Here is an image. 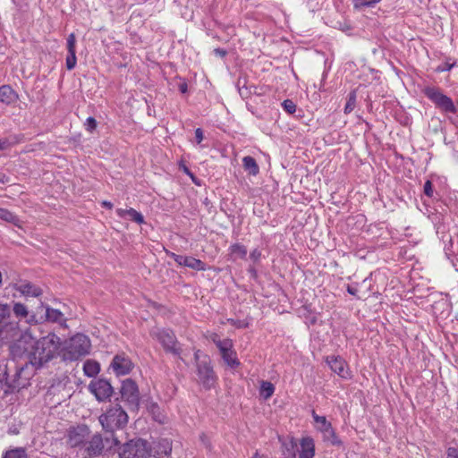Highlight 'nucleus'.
<instances>
[{
    "instance_id": "37",
    "label": "nucleus",
    "mask_w": 458,
    "mask_h": 458,
    "mask_svg": "<svg viewBox=\"0 0 458 458\" xmlns=\"http://www.w3.org/2000/svg\"><path fill=\"white\" fill-rule=\"evenodd\" d=\"M97 126H98V122L92 116L88 117L84 123V127H85L86 131L90 133H92L97 129Z\"/></svg>"
},
{
    "instance_id": "40",
    "label": "nucleus",
    "mask_w": 458,
    "mask_h": 458,
    "mask_svg": "<svg viewBox=\"0 0 458 458\" xmlns=\"http://www.w3.org/2000/svg\"><path fill=\"white\" fill-rule=\"evenodd\" d=\"M423 191L424 194L427 195L429 198H433L434 195V190H433V184L431 181L427 180L423 186Z\"/></svg>"
},
{
    "instance_id": "21",
    "label": "nucleus",
    "mask_w": 458,
    "mask_h": 458,
    "mask_svg": "<svg viewBox=\"0 0 458 458\" xmlns=\"http://www.w3.org/2000/svg\"><path fill=\"white\" fill-rule=\"evenodd\" d=\"M18 98V93L10 85L0 87V102L9 106L15 103Z\"/></svg>"
},
{
    "instance_id": "58",
    "label": "nucleus",
    "mask_w": 458,
    "mask_h": 458,
    "mask_svg": "<svg viewBox=\"0 0 458 458\" xmlns=\"http://www.w3.org/2000/svg\"><path fill=\"white\" fill-rule=\"evenodd\" d=\"M182 171L189 176H192V173L191 171L186 166V165H183L182 167Z\"/></svg>"
},
{
    "instance_id": "36",
    "label": "nucleus",
    "mask_w": 458,
    "mask_h": 458,
    "mask_svg": "<svg viewBox=\"0 0 458 458\" xmlns=\"http://www.w3.org/2000/svg\"><path fill=\"white\" fill-rule=\"evenodd\" d=\"M450 61H451V58H447L445 62H444L443 64H439L436 68V72H444L450 71L456 64L455 61H453V62H450Z\"/></svg>"
},
{
    "instance_id": "49",
    "label": "nucleus",
    "mask_w": 458,
    "mask_h": 458,
    "mask_svg": "<svg viewBox=\"0 0 458 458\" xmlns=\"http://www.w3.org/2000/svg\"><path fill=\"white\" fill-rule=\"evenodd\" d=\"M346 291L349 294L352 295V296H356L358 299L359 297L357 296V287L355 285H352V284H348L347 285V288H346Z\"/></svg>"
},
{
    "instance_id": "60",
    "label": "nucleus",
    "mask_w": 458,
    "mask_h": 458,
    "mask_svg": "<svg viewBox=\"0 0 458 458\" xmlns=\"http://www.w3.org/2000/svg\"><path fill=\"white\" fill-rule=\"evenodd\" d=\"M192 180V182L196 184V185H199V182L198 181V179L194 176V174H192V176H190Z\"/></svg>"
},
{
    "instance_id": "48",
    "label": "nucleus",
    "mask_w": 458,
    "mask_h": 458,
    "mask_svg": "<svg viewBox=\"0 0 458 458\" xmlns=\"http://www.w3.org/2000/svg\"><path fill=\"white\" fill-rule=\"evenodd\" d=\"M369 0H352L354 9L360 10L364 7H367V4H363L361 3L369 2Z\"/></svg>"
},
{
    "instance_id": "34",
    "label": "nucleus",
    "mask_w": 458,
    "mask_h": 458,
    "mask_svg": "<svg viewBox=\"0 0 458 458\" xmlns=\"http://www.w3.org/2000/svg\"><path fill=\"white\" fill-rule=\"evenodd\" d=\"M323 440L329 442L332 445L341 446L343 445L342 440L337 437L335 429H332L323 437Z\"/></svg>"
},
{
    "instance_id": "27",
    "label": "nucleus",
    "mask_w": 458,
    "mask_h": 458,
    "mask_svg": "<svg viewBox=\"0 0 458 458\" xmlns=\"http://www.w3.org/2000/svg\"><path fill=\"white\" fill-rule=\"evenodd\" d=\"M84 374L89 377H96L100 371V365L93 360H87L83 364Z\"/></svg>"
},
{
    "instance_id": "25",
    "label": "nucleus",
    "mask_w": 458,
    "mask_h": 458,
    "mask_svg": "<svg viewBox=\"0 0 458 458\" xmlns=\"http://www.w3.org/2000/svg\"><path fill=\"white\" fill-rule=\"evenodd\" d=\"M242 166L250 175L256 176L259 173V166L256 159L250 156H246L242 158Z\"/></svg>"
},
{
    "instance_id": "23",
    "label": "nucleus",
    "mask_w": 458,
    "mask_h": 458,
    "mask_svg": "<svg viewBox=\"0 0 458 458\" xmlns=\"http://www.w3.org/2000/svg\"><path fill=\"white\" fill-rule=\"evenodd\" d=\"M116 213L118 216L122 218L125 217V216H128L131 221L137 223L138 225H141L144 223V216H142V214L132 208L129 209L118 208L116 209Z\"/></svg>"
},
{
    "instance_id": "16",
    "label": "nucleus",
    "mask_w": 458,
    "mask_h": 458,
    "mask_svg": "<svg viewBox=\"0 0 458 458\" xmlns=\"http://www.w3.org/2000/svg\"><path fill=\"white\" fill-rule=\"evenodd\" d=\"M109 368L119 377L130 374L134 364L125 352H120L114 356Z\"/></svg>"
},
{
    "instance_id": "12",
    "label": "nucleus",
    "mask_w": 458,
    "mask_h": 458,
    "mask_svg": "<svg viewBox=\"0 0 458 458\" xmlns=\"http://www.w3.org/2000/svg\"><path fill=\"white\" fill-rule=\"evenodd\" d=\"M90 433L91 430L87 424L81 423L76 426H72L66 432L67 445L72 448L81 450L87 439L90 437Z\"/></svg>"
},
{
    "instance_id": "63",
    "label": "nucleus",
    "mask_w": 458,
    "mask_h": 458,
    "mask_svg": "<svg viewBox=\"0 0 458 458\" xmlns=\"http://www.w3.org/2000/svg\"><path fill=\"white\" fill-rule=\"evenodd\" d=\"M457 319H458V314H457Z\"/></svg>"
},
{
    "instance_id": "41",
    "label": "nucleus",
    "mask_w": 458,
    "mask_h": 458,
    "mask_svg": "<svg viewBox=\"0 0 458 458\" xmlns=\"http://www.w3.org/2000/svg\"><path fill=\"white\" fill-rule=\"evenodd\" d=\"M159 447H163L162 452L165 455L169 454L172 452L171 443L166 439H163L162 441L159 442Z\"/></svg>"
},
{
    "instance_id": "5",
    "label": "nucleus",
    "mask_w": 458,
    "mask_h": 458,
    "mask_svg": "<svg viewBox=\"0 0 458 458\" xmlns=\"http://www.w3.org/2000/svg\"><path fill=\"white\" fill-rule=\"evenodd\" d=\"M28 367L29 365H27L26 361L21 366H15V373L12 378L9 377L7 365L4 367L2 377L6 384L5 394L19 392L30 385V379L32 375L27 372Z\"/></svg>"
},
{
    "instance_id": "10",
    "label": "nucleus",
    "mask_w": 458,
    "mask_h": 458,
    "mask_svg": "<svg viewBox=\"0 0 458 458\" xmlns=\"http://www.w3.org/2000/svg\"><path fill=\"white\" fill-rule=\"evenodd\" d=\"M152 335L160 343L166 353L180 357L182 349L171 328H159Z\"/></svg>"
},
{
    "instance_id": "54",
    "label": "nucleus",
    "mask_w": 458,
    "mask_h": 458,
    "mask_svg": "<svg viewBox=\"0 0 458 458\" xmlns=\"http://www.w3.org/2000/svg\"><path fill=\"white\" fill-rule=\"evenodd\" d=\"M381 0H369V2L362 3L363 4H367V7H374L376 4L379 3Z\"/></svg>"
},
{
    "instance_id": "4",
    "label": "nucleus",
    "mask_w": 458,
    "mask_h": 458,
    "mask_svg": "<svg viewBox=\"0 0 458 458\" xmlns=\"http://www.w3.org/2000/svg\"><path fill=\"white\" fill-rule=\"evenodd\" d=\"M194 360L198 383L206 390L212 389L216 384L217 376L214 370L211 358L208 354L202 353L200 350H196Z\"/></svg>"
},
{
    "instance_id": "14",
    "label": "nucleus",
    "mask_w": 458,
    "mask_h": 458,
    "mask_svg": "<svg viewBox=\"0 0 458 458\" xmlns=\"http://www.w3.org/2000/svg\"><path fill=\"white\" fill-rule=\"evenodd\" d=\"M31 319L34 322H38V324H42L46 321L58 323L60 326L66 327V318L63 312H61L57 309H53L48 305L44 304V309L38 310V316H32Z\"/></svg>"
},
{
    "instance_id": "6",
    "label": "nucleus",
    "mask_w": 458,
    "mask_h": 458,
    "mask_svg": "<svg viewBox=\"0 0 458 458\" xmlns=\"http://www.w3.org/2000/svg\"><path fill=\"white\" fill-rule=\"evenodd\" d=\"M110 441L112 442L111 437L106 436L103 437L99 432L94 434L91 432L90 437L87 439L81 451L89 458L99 457L104 455L107 450L115 447L113 444L108 445Z\"/></svg>"
},
{
    "instance_id": "45",
    "label": "nucleus",
    "mask_w": 458,
    "mask_h": 458,
    "mask_svg": "<svg viewBox=\"0 0 458 458\" xmlns=\"http://www.w3.org/2000/svg\"><path fill=\"white\" fill-rule=\"evenodd\" d=\"M250 258L254 261V262H258L260 258H261V251L259 250L258 249H254L250 253Z\"/></svg>"
},
{
    "instance_id": "47",
    "label": "nucleus",
    "mask_w": 458,
    "mask_h": 458,
    "mask_svg": "<svg viewBox=\"0 0 458 458\" xmlns=\"http://www.w3.org/2000/svg\"><path fill=\"white\" fill-rule=\"evenodd\" d=\"M195 139H196V142H197L198 144H199V143L203 140V139H204V134H203V131H202V129H200V128H197V129L195 130Z\"/></svg>"
},
{
    "instance_id": "61",
    "label": "nucleus",
    "mask_w": 458,
    "mask_h": 458,
    "mask_svg": "<svg viewBox=\"0 0 458 458\" xmlns=\"http://www.w3.org/2000/svg\"><path fill=\"white\" fill-rule=\"evenodd\" d=\"M451 261H452V263H453V265H454V267L455 270H456V271H458L457 263H455L453 259H451Z\"/></svg>"
},
{
    "instance_id": "62",
    "label": "nucleus",
    "mask_w": 458,
    "mask_h": 458,
    "mask_svg": "<svg viewBox=\"0 0 458 458\" xmlns=\"http://www.w3.org/2000/svg\"><path fill=\"white\" fill-rule=\"evenodd\" d=\"M2 283V273L0 272V284Z\"/></svg>"
},
{
    "instance_id": "46",
    "label": "nucleus",
    "mask_w": 458,
    "mask_h": 458,
    "mask_svg": "<svg viewBox=\"0 0 458 458\" xmlns=\"http://www.w3.org/2000/svg\"><path fill=\"white\" fill-rule=\"evenodd\" d=\"M6 390V384L4 383V380L2 377V374H0V396L2 398L7 396L8 394H4V391Z\"/></svg>"
},
{
    "instance_id": "2",
    "label": "nucleus",
    "mask_w": 458,
    "mask_h": 458,
    "mask_svg": "<svg viewBox=\"0 0 458 458\" xmlns=\"http://www.w3.org/2000/svg\"><path fill=\"white\" fill-rule=\"evenodd\" d=\"M98 420L103 429L106 433H110L113 445L119 446L120 441L114 433L116 429L124 428L128 422V415L124 410L119 404H116L101 414Z\"/></svg>"
},
{
    "instance_id": "24",
    "label": "nucleus",
    "mask_w": 458,
    "mask_h": 458,
    "mask_svg": "<svg viewBox=\"0 0 458 458\" xmlns=\"http://www.w3.org/2000/svg\"><path fill=\"white\" fill-rule=\"evenodd\" d=\"M312 418L314 421L318 424V430H319L323 437L331 431L333 428L332 424L327 421L325 416L318 415L315 411H312Z\"/></svg>"
},
{
    "instance_id": "13",
    "label": "nucleus",
    "mask_w": 458,
    "mask_h": 458,
    "mask_svg": "<svg viewBox=\"0 0 458 458\" xmlns=\"http://www.w3.org/2000/svg\"><path fill=\"white\" fill-rule=\"evenodd\" d=\"M88 388L98 402H106L109 400L114 393V387L111 383L107 379L102 377L93 379L89 383Z\"/></svg>"
},
{
    "instance_id": "19",
    "label": "nucleus",
    "mask_w": 458,
    "mask_h": 458,
    "mask_svg": "<svg viewBox=\"0 0 458 458\" xmlns=\"http://www.w3.org/2000/svg\"><path fill=\"white\" fill-rule=\"evenodd\" d=\"M326 362L330 369L343 378L351 377L345 360L340 355H329L326 357Z\"/></svg>"
},
{
    "instance_id": "28",
    "label": "nucleus",
    "mask_w": 458,
    "mask_h": 458,
    "mask_svg": "<svg viewBox=\"0 0 458 458\" xmlns=\"http://www.w3.org/2000/svg\"><path fill=\"white\" fill-rule=\"evenodd\" d=\"M0 219L4 220L5 222L11 223V224L14 225L15 226H18V227L21 226V221L18 217V216H16L10 210L4 208H0Z\"/></svg>"
},
{
    "instance_id": "11",
    "label": "nucleus",
    "mask_w": 458,
    "mask_h": 458,
    "mask_svg": "<svg viewBox=\"0 0 458 458\" xmlns=\"http://www.w3.org/2000/svg\"><path fill=\"white\" fill-rule=\"evenodd\" d=\"M19 329V321L14 320L12 307L0 302V340L13 336Z\"/></svg>"
},
{
    "instance_id": "38",
    "label": "nucleus",
    "mask_w": 458,
    "mask_h": 458,
    "mask_svg": "<svg viewBox=\"0 0 458 458\" xmlns=\"http://www.w3.org/2000/svg\"><path fill=\"white\" fill-rule=\"evenodd\" d=\"M282 106L285 112L292 114L296 111V105L291 99H285L282 103Z\"/></svg>"
},
{
    "instance_id": "9",
    "label": "nucleus",
    "mask_w": 458,
    "mask_h": 458,
    "mask_svg": "<svg viewBox=\"0 0 458 458\" xmlns=\"http://www.w3.org/2000/svg\"><path fill=\"white\" fill-rule=\"evenodd\" d=\"M424 95L435 105L436 108L444 113L456 114L457 108L452 98L445 95L438 88L426 87Z\"/></svg>"
},
{
    "instance_id": "26",
    "label": "nucleus",
    "mask_w": 458,
    "mask_h": 458,
    "mask_svg": "<svg viewBox=\"0 0 458 458\" xmlns=\"http://www.w3.org/2000/svg\"><path fill=\"white\" fill-rule=\"evenodd\" d=\"M297 443L294 438L282 444V453L284 458H296Z\"/></svg>"
},
{
    "instance_id": "1",
    "label": "nucleus",
    "mask_w": 458,
    "mask_h": 458,
    "mask_svg": "<svg viewBox=\"0 0 458 458\" xmlns=\"http://www.w3.org/2000/svg\"><path fill=\"white\" fill-rule=\"evenodd\" d=\"M62 345L61 338L54 332L36 338L29 330H26L10 346V352L14 359L25 357L27 365H30L35 370H39L61 355Z\"/></svg>"
},
{
    "instance_id": "50",
    "label": "nucleus",
    "mask_w": 458,
    "mask_h": 458,
    "mask_svg": "<svg viewBox=\"0 0 458 458\" xmlns=\"http://www.w3.org/2000/svg\"><path fill=\"white\" fill-rule=\"evenodd\" d=\"M214 53L216 55H218L220 57H225L227 55V51L224 48H215Z\"/></svg>"
},
{
    "instance_id": "33",
    "label": "nucleus",
    "mask_w": 458,
    "mask_h": 458,
    "mask_svg": "<svg viewBox=\"0 0 458 458\" xmlns=\"http://www.w3.org/2000/svg\"><path fill=\"white\" fill-rule=\"evenodd\" d=\"M231 254H236L239 258L244 259L247 255V249L241 243H233L229 247Z\"/></svg>"
},
{
    "instance_id": "51",
    "label": "nucleus",
    "mask_w": 458,
    "mask_h": 458,
    "mask_svg": "<svg viewBox=\"0 0 458 458\" xmlns=\"http://www.w3.org/2000/svg\"><path fill=\"white\" fill-rule=\"evenodd\" d=\"M452 247V239H450V246L445 247V252L447 257V259H451V256L454 255V251L451 250Z\"/></svg>"
},
{
    "instance_id": "30",
    "label": "nucleus",
    "mask_w": 458,
    "mask_h": 458,
    "mask_svg": "<svg viewBox=\"0 0 458 458\" xmlns=\"http://www.w3.org/2000/svg\"><path fill=\"white\" fill-rule=\"evenodd\" d=\"M2 458H28V454L24 447H16L6 451Z\"/></svg>"
},
{
    "instance_id": "32",
    "label": "nucleus",
    "mask_w": 458,
    "mask_h": 458,
    "mask_svg": "<svg viewBox=\"0 0 458 458\" xmlns=\"http://www.w3.org/2000/svg\"><path fill=\"white\" fill-rule=\"evenodd\" d=\"M275 392V386L271 382L262 381L260 386V394L265 398L268 399L273 395Z\"/></svg>"
},
{
    "instance_id": "43",
    "label": "nucleus",
    "mask_w": 458,
    "mask_h": 458,
    "mask_svg": "<svg viewBox=\"0 0 458 458\" xmlns=\"http://www.w3.org/2000/svg\"><path fill=\"white\" fill-rule=\"evenodd\" d=\"M228 323L232 326H234L237 328H245L248 327V323L240 319L228 318Z\"/></svg>"
},
{
    "instance_id": "20",
    "label": "nucleus",
    "mask_w": 458,
    "mask_h": 458,
    "mask_svg": "<svg viewBox=\"0 0 458 458\" xmlns=\"http://www.w3.org/2000/svg\"><path fill=\"white\" fill-rule=\"evenodd\" d=\"M15 290L26 298L35 297L38 299L43 294V291L39 286L29 281H24L17 284Z\"/></svg>"
},
{
    "instance_id": "29",
    "label": "nucleus",
    "mask_w": 458,
    "mask_h": 458,
    "mask_svg": "<svg viewBox=\"0 0 458 458\" xmlns=\"http://www.w3.org/2000/svg\"><path fill=\"white\" fill-rule=\"evenodd\" d=\"M148 411L152 414L156 421L163 423L165 416L161 412L160 407L157 403H151L148 406Z\"/></svg>"
},
{
    "instance_id": "17",
    "label": "nucleus",
    "mask_w": 458,
    "mask_h": 458,
    "mask_svg": "<svg viewBox=\"0 0 458 458\" xmlns=\"http://www.w3.org/2000/svg\"><path fill=\"white\" fill-rule=\"evenodd\" d=\"M122 398L132 406H138L140 403V392L138 386L131 378L122 382L120 389Z\"/></svg>"
},
{
    "instance_id": "42",
    "label": "nucleus",
    "mask_w": 458,
    "mask_h": 458,
    "mask_svg": "<svg viewBox=\"0 0 458 458\" xmlns=\"http://www.w3.org/2000/svg\"><path fill=\"white\" fill-rule=\"evenodd\" d=\"M245 84H246V81L245 80H242L241 78L238 79L237 81V87L239 89V93L240 95L243 96L244 94H249L250 91H248V89L245 87Z\"/></svg>"
},
{
    "instance_id": "35",
    "label": "nucleus",
    "mask_w": 458,
    "mask_h": 458,
    "mask_svg": "<svg viewBox=\"0 0 458 458\" xmlns=\"http://www.w3.org/2000/svg\"><path fill=\"white\" fill-rule=\"evenodd\" d=\"M68 54L76 55V37L74 33H71L67 38Z\"/></svg>"
},
{
    "instance_id": "31",
    "label": "nucleus",
    "mask_w": 458,
    "mask_h": 458,
    "mask_svg": "<svg viewBox=\"0 0 458 458\" xmlns=\"http://www.w3.org/2000/svg\"><path fill=\"white\" fill-rule=\"evenodd\" d=\"M356 99H357V93H356V90L353 89L348 94L347 102H346L344 109V114H348L352 112V110L356 106Z\"/></svg>"
},
{
    "instance_id": "52",
    "label": "nucleus",
    "mask_w": 458,
    "mask_h": 458,
    "mask_svg": "<svg viewBox=\"0 0 458 458\" xmlns=\"http://www.w3.org/2000/svg\"><path fill=\"white\" fill-rule=\"evenodd\" d=\"M101 206H102L103 208H107V209H112V208H113V207H114L113 203H112V202H110V201H108V200H103V201L101 202Z\"/></svg>"
},
{
    "instance_id": "53",
    "label": "nucleus",
    "mask_w": 458,
    "mask_h": 458,
    "mask_svg": "<svg viewBox=\"0 0 458 458\" xmlns=\"http://www.w3.org/2000/svg\"><path fill=\"white\" fill-rule=\"evenodd\" d=\"M8 182L9 177L5 174L0 172V183H6Z\"/></svg>"
},
{
    "instance_id": "15",
    "label": "nucleus",
    "mask_w": 458,
    "mask_h": 458,
    "mask_svg": "<svg viewBox=\"0 0 458 458\" xmlns=\"http://www.w3.org/2000/svg\"><path fill=\"white\" fill-rule=\"evenodd\" d=\"M44 309V302L38 299V306L35 309H30L28 305L21 302H14L12 308V314L20 320L24 319L26 323L30 325H37L38 322H34L31 319L32 316H38V310Z\"/></svg>"
},
{
    "instance_id": "3",
    "label": "nucleus",
    "mask_w": 458,
    "mask_h": 458,
    "mask_svg": "<svg viewBox=\"0 0 458 458\" xmlns=\"http://www.w3.org/2000/svg\"><path fill=\"white\" fill-rule=\"evenodd\" d=\"M91 349V343L84 334H76L61 346L60 354L64 361H76L87 356Z\"/></svg>"
},
{
    "instance_id": "56",
    "label": "nucleus",
    "mask_w": 458,
    "mask_h": 458,
    "mask_svg": "<svg viewBox=\"0 0 458 458\" xmlns=\"http://www.w3.org/2000/svg\"><path fill=\"white\" fill-rule=\"evenodd\" d=\"M8 145L7 140H0V150L4 149Z\"/></svg>"
},
{
    "instance_id": "44",
    "label": "nucleus",
    "mask_w": 458,
    "mask_h": 458,
    "mask_svg": "<svg viewBox=\"0 0 458 458\" xmlns=\"http://www.w3.org/2000/svg\"><path fill=\"white\" fill-rule=\"evenodd\" d=\"M446 458H458V449L456 447H448L446 450Z\"/></svg>"
},
{
    "instance_id": "59",
    "label": "nucleus",
    "mask_w": 458,
    "mask_h": 458,
    "mask_svg": "<svg viewBox=\"0 0 458 458\" xmlns=\"http://www.w3.org/2000/svg\"><path fill=\"white\" fill-rule=\"evenodd\" d=\"M251 458H267L266 455H261L258 452H256Z\"/></svg>"
},
{
    "instance_id": "22",
    "label": "nucleus",
    "mask_w": 458,
    "mask_h": 458,
    "mask_svg": "<svg viewBox=\"0 0 458 458\" xmlns=\"http://www.w3.org/2000/svg\"><path fill=\"white\" fill-rule=\"evenodd\" d=\"M300 458H313L315 455V444L310 437H302L301 440Z\"/></svg>"
},
{
    "instance_id": "39",
    "label": "nucleus",
    "mask_w": 458,
    "mask_h": 458,
    "mask_svg": "<svg viewBox=\"0 0 458 458\" xmlns=\"http://www.w3.org/2000/svg\"><path fill=\"white\" fill-rule=\"evenodd\" d=\"M77 64L76 55L68 54L65 59V65L67 70L71 71L74 69Z\"/></svg>"
},
{
    "instance_id": "7",
    "label": "nucleus",
    "mask_w": 458,
    "mask_h": 458,
    "mask_svg": "<svg viewBox=\"0 0 458 458\" xmlns=\"http://www.w3.org/2000/svg\"><path fill=\"white\" fill-rule=\"evenodd\" d=\"M150 444L142 438H134L124 443L119 452L120 458H149Z\"/></svg>"
},
{
    "instance_id": "8",
    "label": "nucleus",
    "mask_w": 458,
    "mask_h": 458,
    "mask_svg": "<svg viewBox=\"0 0 458 458\" xmlns=\"http://www.w3.org/2000/svg\"><path fill=\"white\" fill-rule=\"evenodd\" d=\"M210 340L216 344L220 352L224 362L231 369H237L241 362L237 358V353L233 349V342L230 338L221 340L216 333L210 335Z\"/></svg>"
},
{
    "instance_id": "57",
    "label": "nucleus",
    "mask_w": 458,
    "mask_h": 458,
    "mask_svg": "<svg viewBox=\"0 0 458 458\" xmlns=\"http://www.w3.org/2000/svg\"><path fill=\"white\" fill-rule=\"evenodd\" d=\"M249 273L251 275V276L253 277H257L258 274H257V270L254 268V267H250L248 269Z\"/></svg>"
},
{
    "instance_id": "55",
    "label": "nucleus",
    "mask_w": 458,
    "mask_h": 458,
    "mask_svg": "<svg viewBox=\"0 0 458 458\" xmlns=\"http://www.w3.org/2000/svg\"><path fill=\"white\" fill-rule=\"evenodd\" d=\"M179 90L182 92V93H186L187 90H188V85L186 82H182L179 85Z\"/></svg>"
},
{
    "instance_id": "18",
    "label": "nucleus",
    "mask_w": 458,
    "mask_h": 458,
    "mask_svg": "<svg viewBox=\"0 0 458 458\" xmlns=\"http://www.w3.org/2000/svg\"><path fill=\"white\" fill-rule=\"evenodd\" d=\"M166 254L171 257L179 266L190 267L196 271H205L207 269L206 263L194 257L178 255L171 251H166Z\"/></svg>"
}]
</instances>
